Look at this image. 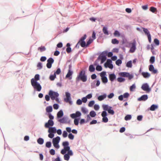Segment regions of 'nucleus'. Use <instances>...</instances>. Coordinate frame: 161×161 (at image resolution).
Wrapping results in <instances>:
<instances>
[{
	"mask_svg": "<svg viewBox=\"0 0 161 161\" xmlns=\"http://www.w3.org/2000/svg\"><path fill=\"white\" fill-rule=\"evenodd\" d=\"M102 80L104 83H106L108 82V79L106 77H103L101 78Z\"/></svg>",
	"mask_w": 161,
	"mask_h": 161,
	"instance_id": "72a5a7b5",
	"label": "nucleus"
},
{
	"mask_svg": "<svg viewBox=\"0 0 161 161\" xmlns=\"http://www.w3.org/2000/svg\"><path fill=\"white\" fill-rule=\"evenodd\" d=\"M111 42L113 44H118L119 43V41L115 38L112 39Z\"/></svg>",
	"mask_w": 161,
	"mask_h": 161,
	"instance_id": "7c9ffc66",
	"label": "nucleus"
},
{
	"mask_svg": "<svg viewBox=\"0 0 161 161\" xmlns=\"http://www.w3.org/2000/svg\"><path fill=\"white\" fill-rule=\"evenodd\" d=\"M114 35L115 36H120V34L119 32L117 31H115L114 33Z\"/></svg>",
	"mask_w": 161,
	"mask_h": 161,
	"instance_id": "c9c22d12",
	"label": "nucleus"
},
{
	"mask_svg": "<svg viewBox=\"0 0 161 161\" xmlns=\"http://www.w3.org/2000/svg\"><path fill=\"white\" fill-rule=\"evenodd\" d=\"M35 80L34 78L31 79V84L34 89H36L37 91L40 92L42 89V87Z\"/></svg>",
	"mask_w": 161,
	"mask_h": 161,
	"instance_id": "7ed1b4c3",
	"label": "nucleus"
},
{
	"mask_svg": "<svg viewBox=\"0 0 161 161\" xmlns=\"http://www.w3.org/2000/svg\"><path fill=\"white\" fill-rule=\"evenodd\" d=\"M117 80L118 82H121L124 81L125 79L121 77H119L117 78Z\"/></svg>",
	"mask_w": 161,
	"mask_h": 161,
	"instance_id": "58836bf2",
	"label": "nucleus"
},
{
	"mask_svg": "<svg viewBox=\"0 0 161 161\" xmlns=\"http://www.w3.org/2000/svg\"><path fill=\"white\" fill-rule=\"evenodd\" d=\"M60 140V138L59 136H57L53 139V143L54 147L57 149H58L60 146L58 143Z\"/></svg>",
	"mask_w": 161,
	"mask_h": 161,
	"instance_id": "20e7f679",
	"label": "nucleus"
},
{
	"mask_svg": "<svg viewBox=\"0 0 161 161\" xmlns=\"http://www.w3.org/2000/svg\"><path fill=\"white\" fill-rule=\"evenodd\" d=\"M96 69L97 71H101L102 70V68L101 66L98 65L97 66Z\"/></svg>",
	"mask_w": 161,
	"mask_h": 161,
	"instance_id": "09e8293b",
	"label": "nucleus"
},
{
	"mask_svg": "<svg viewBox=\"0 0 161 161\" xmlns=\"http://www.w3.org/2000/svg\"><path fill=\"white\" fill-rule=\"evenodd\" d=\"M40 50L41 52L44 51L45 50L46 48L44 46H42L38 48V50Z\"/></svg>",
	"mask_w": 161,
	"mask_h": 161,
	"instance_id": "3c124183",
	"label": "nucleus"
},
{
	"mask_svg": "<svg viewBox=\"0 0 161 161\" xmlns=\"http://www.w3.org/2000/svg\"><path fill=\"white\" fill-rule=\"evenodd\" d=\"M106 75V72L104 71H103L100 73V76L102 78L103 77H105V76Z\"/></svg>",
	"mask_w": 161,
	"mask_h": 161,
	"instance_id": "680f3d73",
	"label": "nucleus"
},
{
	"mask_svg": "<svg viewBox=\"0 0 161 161\" xmlns=\"http://www.w3.org/2000/svg\"><path fill=\"white\" fill-rule=\"evenodd\" d=\"M136 88V86L134 84H133L130 87V90L131 91H133L134 89Z\"/></svg>",
	"mask_w": 161,
	"mask_h": 161,
	"instance_id": "13d9d810",
	"label": "nucleus"
},
{
	"mask_svg": "<svg viewBox=\"0 0 161 161\" xmlns=\"http://www.w3.org/2000/svg\"><path fill=\"white\" fill-rule=\"evenodd\" d=\"M48 94L52 100H55L56 101H58V99L57 97L59 96V94L57 92L50 90L49 91Z\"/></svg>",
	"mask_w": 161,
	"mask_h": 161,
	"instance_id": "39448f33",
	"label": "nucleus"
},
{
	"mask_svg": "<svg viewBox=\"0 0 161 161\" xmlns=\"http://www.w3.org/2000/svg\"><path fill=\"white\" fill-rule=\"evenodd\" d=\"M149 70L154 74H156L158 72L157 70L154 69L153 65L152 64H151L149 66Z\"/></svg>",
	"mask_w": 161,
	"mask_h": 161,
	"instance_id": "4468645a",
	"label": "nucleus"
},
{
	"mask_svg": "<svg viewBox=\"0 0 161 161\" xmlns=\"http://www.w3.org/2000/svg\"><path fill=\"white\" fill-rule=\"evenodd\" d=\"M46 110L47 112H51L53 110L52 107L51 106H48L46 108Z\"/></svg>",
	"mask_w": 161,
	"mask_h": 161,
	"instance_id": "bb28decb",
	"label": "nucleus"
},
{
	"mask_svg": "<svg viewBox=\"0 0 161 161\" xmlns=\"http://www.w3.org/2000/svg\"><path fill=\"white\" fill-rule=\"evenodd\" d=\"M109 78L110 80L112 81L116 78V76L114 74H110L109 75Z\"/></svg>",
	"mask_w": 161,
	"mask_h": 161,
	"instance_id": "412c9836",
	"label": "nucleus"
},
{
	"mask_svg": "<svg viewBox=\"0 0 161 161\" xmlns=\"http://www.w3.org/2000/svg\"><path fill=\"white\" fill-rule=\"evenodd\" d=\"M126 73V72H120L119 74V75L121 77H125Z\"/></svg>",
	"mask_w": 161,
	"mask_h": 161,
	"instance_id": "c03bdc74",
	"label": "nucleus"
},
{
	"mask_svg": "<svg viewBox=\"0 0 161 161\" xmlns=\"http://www.w3.org/2000/svg\"><path fill=\"white\" fill-rule=\"evenodd\" d=\"M34 80H35L36 81L39 80V75L38 74L36 75L35 76V78L34 79Z\"/></svg>",
	"mask_w": 161,
	"mask_h": 161,
	"instance_id": "864d4df0",
	"label": "nucleus"
},
{
	"mask_svg": "<svg viewBox=\"0 0 161 161\" xmlns=\"http://www.w3.org/2000/svg\"><path fill=\"white\" fill-rule=\"evenodd\" d=\"M82 101L80 99L77 100L76 102V103L78 105H80L82 104Z\"/></svg>",
	"mask_w": 161,
	"mask_h": 161,
	"instance_id": "338daca9",
	"label": "nucleus"
},
{
	"mask_svg": "<svg viewBox=\"0 0 161 161\" xmlns=\"http://www.w3.org/2000/svg\"><path fill=\"white\" fill-rule=\"evenodd\" d=\"M51 155H53L55 154V151L53 149H51L49 151Z\"/></svg>",
	"mask_w": 161,
	"mask_h": 161,
	"instance_id": "5fc2aeb1",
	"label": "nucleus"
},
{
	"mask_svg": "<svg viewBox=\"0 0 161 161\" xmlns=\"http://www.w3.org/2000/svg\"><path fill=\"white\" fill-rule=\"evenodd\" d=\"M112 61L111 60L108 59L106 63L104 64V67L105 68L108 67L110 69H112L113 68V66L111 63Z\"/></svg>",
	"mask_w": 161,
	"mask_h": 161,
	"instance_id": "6e6552de",
	"label": "nucleus"
},
{
	"mask_svg": "<svg viewBox=\"0 0 161 161\" xmlns=\"http://www.w3.org/2000/svg\"><path fill=\"white\" fill-rule=\"evenodd\" d=\"M122 62L121 60L119 59L116 60L115 62L116 64L118 66H119L121 64Z\"/></svg>",
	"mask_w": 161,
	"mask_h": 161,
	"instance_id": "e433bc0d",
	"label": "nucleus"
},
{
	"mask_svg": "<svg viewBox=\"0 0 161 161\" xmlns=\"http://www.w3.org/2000/svg\"><path fill=\"white\" fill-rule=\"evenodd\" d=\"M81 111L84 114H86L87 112V110L84 107L82 108Z\"/></svg>",
	"mask_w": 161,
	"mask_h": 161,
	"instance_id": "4d7b16f0",
	"label": "nucleus"
},
{
	"mask_svg": "<svg viewBox=\"0 0 161 161\" xmlns=\"http://www.w3.org/2000/svg\"><path fill=\"white\" fill-rule=\"evenodd\" d=\"M46 146L48 148H50L51 146V143L50 142H47L46 143Z\"/></svg>",
	"mask_w": 161,
	"mask_h": 161,
	"instance_id": "ea45409f",
	"label": "nucleus"
},
{
	"mask_svg": "<svg viewBox=\"0 0 161 161\" xmlns=\"http://www.w3.org/2000/svg\"><path fill=\"white\" fill-rule=\"evenodd\" d=\"M131 45L130 51V53L134 52L136 49V42L134 41L130 44Z\"/></svg>",
	"mask_w": 161,
	"mask_h": 161,
	"instance_id": "f8f14e48",
	"label": "nucleus"
},
{
	"mask_svg": "<svg viewBox=\"0 0 161 161\" xmlns=\"http://www.w3.org/2000/svg\"><path fill=\"white\" fill-rule=\"evenodd\" d=\"M68 133L66 131H64L63 133V136L65 138L67 137Z\"/></svg>",
	"mask_w": 161,
	"mask_h": 161,
	"instance_id": "052dcab7",
	"label": "nucleus"
},
{
	"mask_svg": "<svg viewBox=\"0 0 161 161\" xmlns=\"http://www.w3.org/2000/svg\"><path fill=\"white\" fill-rule=\"evenodd\" d=\"M148 98L147 96V95H144L140 97L138 99L139 101H146Z\"/></svg>",
	"mask_w": 161,
	"mask_h": 161,
	"instance_id": "f3484780",
	"label": "nucleus"
},
{
	"mask_svg": "<svg viewBox=\"0 0 161 161\" xmlns=\"http://www.w3.org/2000/svg\"><path fill=\"white\" fill-rule=\"evenodd\" d=\"M71 66L69 65V69L68 72L66 76V78H69V79L70 80L71 79V76L73 74V71L71 70Z\"/></svg>",
	"mask_w": 161,
	"mask_h": 161,
	"instance_id": "ddd939ff",
	"label": "nucleus"
},
{
	"mask_svg": "<svg viewBox=\"0 0 161 161\" xmlns=\"http://www.w3.org/2000/svg\"><path fill=\"white\" fill-rule=\"evenodd\" d=\"M95 102L94 101H91L89 102L88 105L89 107H92L93 105L94 104Z\"/></svg>",
	"mask_w": 161,
	"mask_h": 161,
	"instance_id": "a18cd8bd",
	"label": "nucleus"
},
{
	"mask_svg": "<svg viewBox=\"0 0 161 161\" xmlns=\"http://www.w3.org/2000/svg\"><path fill=\"white\" fill-rule=\"evenodd\" d=\"M52 64L51 63L47 62V67L48 69H50L52 67Z\"/></svg>",
	"mask_w": 161,
	"mask_h": 161,
	"instance_id": "e2e57ef3",
	"label": "nucleus"
},
{
	"mask_svg": "<svg viewBox=\"0 0 161 161\" xmlns=\"http://www.w3.org/2000/svg\"><path fill=\"white\" fill-rule=\"evenodd\" d=\"M143 31L146 35L147 36L149 42L151 43V37L149 31L147 29L144 28H142Z\"/></svg>",
	"mask_w": 161,
	"mask_h": 161,
	"instance_id": "1a4fd4ad",
	"label": "nucleus"
},
{
	"mask_svg": "<svg viewBox=\"0 0 161 161\" xmlns=\"http://www.w3.org/2000/svg\"><path fill=\"white\" fill-rule=\"evenodd\" d=\"M79 119H75L74 120V123L76 125H78L79 124Z\"/></svg>",
	"mask_w": 161,
	"mask_h": 161,
	"instance_id": "37998d69",
	"label": "nucleus"
},
{
	"mask_svg": "<svg viewBox=\"0 0 161 161\" xmlns=\"http://www.w3.org/2000/svg\"><path fill=\"white\" fill-rule=\"evenodd\" d=\"M93 41V40L90 38L89 40L87 42V43L86 44V47H87L89 45H90Z\"/></svg>",
	"mask_w": 161,
	"mask_h": 161,
	"instance_id": "8fccbe9b",
	"label": "nucleus"
},
{
	"mask_svg": "<svg viewBox=\"0 0 161 161\" xmlns=\"http://www.w3.org/2000/svg\"><path fill=\"white\" fill-rule=\"evenodd\" d=\"M86 38V34H85L83 36L81 37L80 39L76 45L78 44H79L82 47H86V44L84 41Z\"/></svg>",
	"mask_w": 161,
	"mask_h": 161,
	"instance_id": "423d86ee",
	"label": "nucleus"
},
{
	"mask_svg": "<svg viewBox=\"0 0 161 161\" xmlns=\"http://www.w3.org/2000/svg\"><path fill=\"white\" fill-rule=\"evenodd\" d=\"M76 79L78 80H80L84 82L87 80V76L86 75L85 70H82L80 71L77 76Z\"/></svg>",
	"mask_w": 161,
	"mask_h": 161,
	"instance_id": "f03ea898",
	"label": "nucleus"
},
{
	"mask_svg": "<svg viewBox=\"0 0 161 161\" xmlns=\"http://www.w3.org/2000/svg\"><path fill=\"white\" fill-rule=\"evenodd\" d=\"M89 71L91 72H93L95 71V68L93 66V65H91L89 67Z\"/></svg>",
	"mask_w": 161,
	"mask_h": 161,
	"instance_id": "c85d7f7f",
	"label": "nucleus"
},
{
	"mask_svg": "<svg viewBox=\"0 0 161 161\" xmlns=\"http://www.w3.org/2000/svg\"><path fill=\"white\" fill-rule=\"evenodd\" d=\"M37 67L38 69H41L42 68V64L40 62L38 63L37 65Z\"/></svg>",
	"mask_w": 161,
	"mask_h": 161,
	"instance_id": "bf43d9fd",
	"label": "nucleus"
},
{
	"mask_svg": "<svg viewBox=\"0 0 161 161\" xmlns=\"http://www.w3.org/2000/svg\"><path fill=\"white\" fill-rule=\"evenodd\" d=\"M102 107L103 109L105 111H108L109 108H112L111 107L108 106L107 105H103Z\"/></svg>",
	"mask_w": 161,
	"mask_h": 161,
	"instance_id": "5701e85b",
	"label": "nucleus"
},
{
	"mask_svg": "<svg viewBox=\"0 0 161 161\" xmlns=\"http://www.w3.org/2000/svg\"><path fill=\"white\" fill-rule=\"evenodd\" d=\"M63 115V113L62 110L59 111L57 113V117L58 118H60Z\"/></svg>",
	"mask_w": 161,
	"mask_h": 161,
	"instance_id": "b1692460",
	"label": "nucleus"
},
{
	"mask_svg": "<svg viewBox=\"0 0 161 161\" xmlns=\"http://www.w3.org/2000/svg\"><path fill=\"white\" fill-rule=\"evenodd\" d=\"M150 10L151 12L154 13L157 12L156 8L154 7H151L150 8Z\"/></svg>",
	"mask_w": 161,
	"mask_h": 161,
	"instance_id": "473e14b6",
	"label": "nucleus"
},
{
	"mask_svg": "<svg viewBox=\"0 0 161 161\" xmlns=\"http://www.w3.org/2000/svg\"><path fill=\"white\" fill-rule=\"evenodd\" d=\"M68 137L70 140H73L74 139V136L71 133H69L68 135Z\"/></svg>",
	"mask_w": 161,
	"mask_h": 161,
	"instance_id": "49530a36",
	"label": "nucleus"
},
{
	"mask_svg": "<svg viewBox=\"0 0 161 161\" xmlns=\"http://www.w3.org/2000/svg\"><path fill=\"white\" fill-rule=\"evenodd\" d=\"M56 77V75L54 74L53 75H51L50 76V79L51 80H53Z\"/></svg>",
	"mask_w": 161,
	"mask_h": 161,
	"instance_id": "4c0bfd02",
	"label": "nucleus"
},
{
	"mask_svg": "<svg viewBox=\"0 0 161 161\" xmlns=\"http://www.w3.org/2000/svg\"><path fill=\"white\" fill-rule=\"evenodd\" d=\"M126 66L128 68H131L132 67V61L130 60L127 62Z\"/></svg>",
	"mask_w": 161,
	"mask_h": 161,
	"instance_id": "c756f323",
	"label": "nucleus"
},
{
	"mask_svg": "<svg viewBox=\"0 0 161 161\" xmlns=\"http://www.w3.org/2000/svg\"><path fill=\"white\" fill-rule=\"evenodd\" d=\"M53 125V121L52 120L49 119L48 122L45 124V126L46 128H48L50 126H52Z\"/></svg>",
	"mask_w": 161,
	"mask_h": 161,
	"instance_id": "2eb2a0df",
	"label": "nucleus"
},
{
	"mask_svg": "<svg viewBox=\"0 0 161 161\" xmlns=\"http://www.w3.org/2000/svg\"><path fill=\"white\" fill-rule=\"evenodd\" d=\"M81 113L79 111H77L75 114H72L70 115V117L73 119L80 117Z\"/></svg>",
	"mask_w": 161,
	"mask_h": 161,
	"instance_id": "dca6fc26",
	"label": "nucleus"
},
{
	"mask_svg": "<svg viewBox=\"0 0 161 161\" xmlns=\"http://www.w3.org/2000/svg\"><path fill=\"white\" fill-rule=\"evenodd\" d=\"M106 56L103 54V53L101 54L97 58L98 60H101V64H103L106 60Z\"/></svg>",
	"mask_w": 161,
	"mask_h": 161,
	"instance_id": "9b49d317",
	"label": "nucleus"
},
{
	"mask_svg": "<svg viewBox=\"0 0 161 161\" xmlns=\"http://www.w3.org/2000/svg\"><path fill=\"white\" fill-rule=\"evenodd\" d=\"M102 121L103 122L107 123L108 121V119L106 117H103Z\"/></svg>",
	"mask_w": 161,
	"mask_h": 161,
	"instance_id": "603ef678",
	"label": "nucleus"
},
{
	"mask_svg": "<svg viewBox=\"0 0 161 161\" xmlns=\"http://www.w3.org/2000/svg\"><path fill=\"white\" fill-rule=\"evenodd\" d=\"M106 97H107L106 94H104L103 95L99 96L98 97L97 99L99 101H101L103 100L105 98H106Z\"/></svg>",
	"mask_w": 161,
	"mask_h": 161,
	"instance_id": "aec40b11",
	"label": "nucleus"
},
{
	"mask_svg": "<svg viewBox=\"0 0 161 161\" xmlns=\"http://www.w3.org/2000/svg\"><path fill=\"white\" fill-rule=\"evenodd\" d=\"M154 42L157 46H158L159 44V41L157 39L155 38L154 39Z\"/></svg>",
	"mask_w": 161,
	"mask_h": 161,
	"instance_id": "a19ab883",
	"label": "nucleus"
},
{
	"mask_svg": "<svg viewBox=\"0 0 161 161\" xmlns=\"http://www.w3.org/2000/svg\"><path fill=\"white\" fill-rule=\"evenodd\" d=\"M131 118V116L130 115H127L125 116V120H128L130 119Z\"/></svg>",
	"mask_w": 161,
	"mask_h": 161,
	"instance_id": "f704fd0d",
	"label": "nucleus"
},
{
	"mask_svg": "<svg viewBox=\"0 0 161 161\" xmlns=\"http://www.w3.org/2000/svg\"><path fill=\"white\" fill-rule=\"evenodd\" d=\"M37 143L40 144H42L44 142V140L43 139L41 138H39L37 140Z\"/></svg>",
	"mask_w": 161,
	"mask_h": 161,
	"instance_id": "cd10ccee",
	"label": "nucleus"
},
{
	"mask_svg": "<svg viewBox=\"0 0 161 161\" xmlns=\"http://www.w3.org/2000/svg\"><path fill=\"white\" fill-rule=\"evenodd\" d=\"M48 130L49 133H55L56 132V130L55 127H49Z\"/></svg>",
	"mask_w": 161,
	"mask_h": 161,
	"instance_id": "a211bd4d",
	"label": "nucleus"
},
{
	"mask_svg": "<svg viewBox=\"0 0 161 161\" xmlns=\"http://www.w3.org/2000/svg\"><path fill=\"white\" fill-rule=\"evenodd\" d=\"M94 108L95 110H97L99 108V106L98 105L95 104L94 105Z\"/></svg>",
	"mask_w": 161,
	"mask_h": 161,
	"instance_id": "0e129e2a",
	"label": "nucleus"
},
{
	"mask_svg": "<svg viewBox=\"0 0 161 161\" xmlns=\"http://www.w3.org/2000/svg\"><path fill=\"white\" fill-rule=\"evenodd\" d=\"M155 61V57L154 56H152L151 57L150 59V62L151 64H153Z\"/></svg>",
	"mask_w": 161,
	"mask_h": 161,
	"instance_id": "79ce46f5",
	"label": "nucleus"
},
{
	"mask_svg": "<svg viewBox=\"0 0 161 161\" xmlns=\"http://www.w3.org/2000/svg\"><path fill=\"white\" fill-rule=\"evenodd\" d=\"M125 77H128L129 80H130L133 78V76L132 75L130 74L129 73L127 72Z\"/></svg>",
	"mask_w": 161,
	"mask_h": 161,
	"instance_id": "393cba45",
	"label": "nucleus"
},
{
	"mask_svg": "<svg viewBox=\"0 0 161 161\" xmlns=\"http://www.w3.org/2000/svg\"><path fill=\"white\" fill-rule=\"evenodd\" d=\"M90 115L92 117H94L96 115V113L93 111H91L90 113Z\"/></svg>",
	"mask_w": 161,
	"mask_h": 161,
	"instance_id": "2f4dec72",
	"label": "nucleus"
},
{
	"mask_svg": "<svg viewBox=\"0 0 161 161\" xmlns=\"http://www.w3.org/2000/svg\"><path fill=\"white\" fill-rule=\"evenodd\" d=\"M101 115L103 117H106L107 115V112L105 111H103Z\"/></svg>",
	"mask_w": 161,
	"mask_h": 161,
	"instance_id": "69168bd1",
	"label": "nucleus"
},
{
	"mask_svg": "<svg viewBox=\"0 0 161 161\" xmlns=\"http://www.w3.org/2000/svg\"><path fill=\"white\" fill-rule=\"evenodd\" d=\"M66 98H64V100L65 102L69 103L70 105L72 104V102L71 101L70 94L68 92L65 93Z\"/></svg>",
	"mask_w": 161,
	"mask_h": 161,
	"instance_id": "0eeeda50",
	"label": "nucleus"
},
{
	"mask_svg": "<svg viewBox=\"0 0 161 161\" xmlns=\"http://www.w3.org/2000/svg\"><path fill=\"white\" fill-rule=\"evenodd\" d=\"M103 33L106 35H109L108 29L106 27H104L103 29Z\"/></svg>",
	"mask_w": 161,
	"mask_h": 161,
	"instance_id": "4be33fe9",
	"label": "nucleus"
},
{
	"mask_svg": "<svg viewBox=\"0 0 161 161\" xmlns=\"http://www.w3.org/2000/svg\"><path fill=\"white\" fill-rule=\"evenodd\" d=\"M158 107L157 105L153 104L152 105L150 108V110L151 111H154L155 109H157Z\"/></svg>",
	"mask_w": 161,
	"mask_h": 161,
	"instance_id": "a878e982",
	"label": "nucleus"
},
{
	"mask_svg": "<svg viewBox=\"0 0 161 161\" xmlns=\"http://www.w3.org/2000/svg\"><path fill=\"white\" fill-rule=\"evenodd\" d=\"M112 108H109V109L107 111L108 113L112 115L114 114V112L113 110L111 109Z\"/></svg>",
	"mask_w": 161,
	"mask_h": 161,
	"instance_id": "de8ad7c7",
	"label": "nucleus"
},
{
	"mask_svg": "<svg viewBox=\"0 0 161 161\" xmlns=\"http://www.w3.org/2000/svg\"><path fill=\"white\" fill-rule=\"evenodd\" d=\"M141 88L143 90L148 92H149L151 91V89L149 87V86L147 83L143 84L141 87Z\"/></svg>",
	"mask_w": 161,
	"mask_h": 161,
	"instance_id": "9d476101",
	"label": "nucleus"
},
{
	"mask_svg": "<svg viewBox=\"0 0 161 161\" xmlns=\"http://www.w3.org/2000/svg\"><path fill=\"white\" fill-rule=\"evenodd\" d=\"M123 96L124 98H127L129 97V94L128 93H125L123 94Z\"/></svg>",
	"mask_w": 161,
	"mask_h": 161,
	"instance_id": "774afa93",
	"label": "nucleus"
},
{
	"mask_svg": "<svg viewBox=\"0 0 161 161\" xmlns=\"http://www.w3.org/2000/svg\"><path fill=\"white\" fill-rule=\"evenodd\" d=\"M62 145L64 147V149L61 151V153L64 155V159L65 160L68 161L70 158V156L73 155V153L72 150H70V147L69 146V143L67 141H65L62 143Z\"/></svg>",
	"mask_w": 161,
	"mask_h": 161,
	"instance_id": "f257e3e1",
	"label": "nucleus"
},
{
	"mask_svg": "<svg viewBox=\"0 0 161 161\" xmlns=\"http://www.w3.org/2000/svg\"><path fill=\"white\" fill-rule=\"evenodd\" d=\"M54 60L52 58H49L47 60V62H48L51 63L52 64L54 62Z\"/></svg>",
	"mask_w": 161,
	"mask_h": 161,
	"instance_id": "6e6d98bb",
	"label": "nucleus"
},
{
	"mask_svg": "<svg viewBox=\"0 0 161 161\" xmlns=\"http://www.w3.org/2000/svg\"><path fill=\"white\" fill-rule=\"evenodd\" d=\"M142 75L145 78H148L150 76V74L147 72H143L142 73Z\"/></svg>",
	"mask_w": 161,
	"mask_h": 161,
	"instance_id": "6ab92c4d",
	"label": "nucleus"
}]
</instances>
